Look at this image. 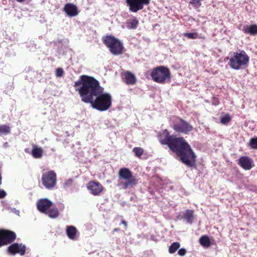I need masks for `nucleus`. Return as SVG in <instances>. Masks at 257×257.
Listing matches in <instances>:
<instances>
[{"mask_svg":"<svg viewBox=\"0 0 257 257\" xmlns=\"http://www.w3.org/2000/svg\"><path fill=\"white\" fill-rule=\"evenodd\" d=\"M186 253V250L184 248H180L178 251V254L180 256L185 255Z\"/></svg>","mask_w":257,"mask_h":257,"instance_id":"2f4dec72","label":"nucleus"},{"mask_svg":"<svg viewBox=\"0 0 257 257\" xmlns=\"http://www.w3.org/2000/svg\"><path fill=\"white\" fill-rule=\"evenodd\" d=\"M56 174L54 171H49L43 173L42 177V184L45 188L52 189L56 184Z\"/></svg>","mask_w":257,"mask_h":257,"instance_id":"6e6552de","label":"nucleus"},{"mask_svg":"<svg viewBox=\"0 0 257 257\" xmlns=\"http://www.w3.org/2000/svg\"><path fill=\"white\" fill-rule=\"evenodd\" d=\"M129 10L133 13H137L144 8L145 5H148L150 0H125Z\"/></svg>","mask_w":257,"mask_h":257,"instance_id":"1a4fd4ad","label":"nucleus"},{"mask_svg":"<svg viewBox=\"0 0 257 257\" xmlns=\"http://www.w3.org/2000/svg\"><path fill=\"white\" fill-rule=\"evenodd\" d=\"M12 211L13 212L15 213L16 214H18V215H19V213H20L19 210H16L15 208H14V209H12Z\"/></svg>","mask_w":257,"mask_h":257,"instance_id":"473e14b6","label":"nucleus"},{"mask_svg":"<svg viewBox=\"0 0 257 257\" xmlns=\"http://www.w3.org/2000/svg\"><path fill=\"white\" fill-rule=\"evenodd\" d=\"M73 183V180L71 179H67L66 180L64 184H63V187L64 188H67L68 187H70Z\"/></svg>","mask_w":257,"mask_h":257,"instance_id":"c756f323","label":"nucleus"},{"mask_svg":"<svg viewBox=\"0 0 257 257\" xmlns=\"http://www.w3.org/2000/svg\"><path fill=\"white\" fill-rule=\"evenodd\" d=\"M184 36L187 37L190 39H196L200 38L199 34L197 33H185L183 34Z\"/></svg>","mask_w":257,"mask_h":257,"instance_id":"393cba45","label":"nucleus"},{"mask_svg":"<svg viewBox=\"0 0 257 257\" xmlns=\"http://www.w3.org/2000/svg\"><path fill=\"white\" fill-rule=\"evenodd\" d=\"M180 244L178 242H173L169 247V252L170 253H174L180 247Z\"/></svg>","mask_w":257,"mask_h":257,"instance_id":"b1692460","label":"nucleus"},{"mask_svg":"<svg viewBox=\"0 0 257 257\" xmlns=\"http://www.w3.org/2000/svg\"><path fill=\"white\" fill-rule=\"evenodd\" d=\"M152 79L159 83H165L170 81L171 73L166 67L161 66L153 69L151 73Z\"/></svg>","mask_w":257,"mask_h":257,"instance_id":"423d86ee","label":"nucleus"},{"mask_svg":"<svg viewBox=\"0 0 257 257\" xmlns=\"http://www.w3.org/2000/svg\"><path fill=\"white\" fill-rule=\"evenodd\" d=\"M82 101L90 103L93 108L100 111L108 110L111 106V95L104 92V88L94 77L82 75L74 84Z\"/></svg>","mask_w":257,"mask_h":257,"instance_id":"f257e3e1","label":"nucleus"},{"mask_svg":"<svg viewBox=\"0 0 257 257\" xmlns=\"http://www.w3.org/2000/svg\"><path fill=\"white\" fill-rule=\"evenodd\" d=\"M231 120V118L228 114L222 116L220 119L221 123L226 124Z\"/></svg>","mask_w":257,"mask_h":257,"instance_id":"bb28decb","label":"nucleus"},{"mask_svg":"<svg viewBox=\"0 0 257 257\" xmlns=\"http://www.w3.org/2000/svg\"><path fill=\"white\" fill-rule=\"evenodd\" d=\"M8 250L12 254L19 253L23 255L25 254L26 247L22 243H14L9 246Z\"/></svg>","mask_w":257,"mask_h":257,"instance_id":"f8f14e48","label":"nucleus"},{"mask_svg":"<svg viewBox=\"0 0 257 257\" xmlns=\"http://www.w3.org/2000/svg\"><path fill=\"white\" fill-rule=\"evenodd\" d=\"M38 210L51 218H56L59 215L58 208L54 206L53 203L47 198L40 199L37 203Z\"/></svg>","mask_w":257,"mask_h":257,"instance_id":"20e7f679","label":"nucleus"},{"mask_svg":"<svg viewBox=\"0 0 257 257\" xmlns=\"http://www.w3.org/2000/svg\"><path fill=\"white\" fill-rule=\"evenodd\" d=\"M117 228H115V229H114V230H113V231H117Z\"/></svg>","mask_w":257,"mask_h":257,"instance_id":"f704fd0d","label":"nucleus"},{"mask_svg":"<svg viewBox=\"0 0 257 257\" xmlns=\"http://www.w3.org/2000/svg\"><path fill=\"white\" fill-rule=\"evenodd\" d=\"M174 129L177 132L188 134L192 131L193 127L187 121L181 119L179 122L175 124L173 126Z\"/></svg>","mask_w":257,"mask_h":257,"instance_id":"9b49d317","label":"nucleus"},{"mask_svg":"<svg viewBox=\"0 0 257 257\" xmlns=\"http://www.w3.org/2000/svg\"><path fill=\"white\" fill-rule=\"evenodd\" d=\"M43 149L41 147L34 146L32 150V154L34 158L36 159L41 158L43 155Z\"/></svg>","mask_w":257,"mask_h":257,"instance_id":"a211bd4d","label":"nucleus"},{"mask_svg":"<svg viewBox=\"0 0 257 257\" xmlns=\"http://www.w3.org/2000/svg\"><path fill=\"white\" fill-rule=\"evenodd\" d=\"M190 4L194 5L197 8L201 6L200 0H192L190 2Z\"/></svg>","mask_w":257,"mask_h":257,"instance_id":"7c9ffc66","label":"nucleus"},{"mask_svg":"<svg viewBox=\"0 0 257 257\" xmlns=\"http://www.w3.org/2000/svg\"><path fill=\"white\" fill-rule=\"evenodd\" d=\"M238 164L244 170H249L253 166L252 160L248 157H241L239 159Z\"/></svg>","mask_w":257,"mask_h":257,"instance_id":"4468645a","label":"nucleus"},{"mask_svg":"<svg viewBox=\"0 0 257 257\" xmlns=\"http://www.w3.org/2000/svg\"><path fill=\"white\" fill-rule=\"evenodd\" d=\"M249 59V57L243 50L233 52L229 58L228 65L234 70L242 69L247 66Z\"/></svg>","mask_w":257,"mask_h":257,"instance_id":"7ed1b4c3","label":"nucleus"},{"mask_svg":"<svg viewBox=\"0 0 257 257\" xmlns=\"http://www.w3.org/2000/svg\"><path fill=\"white\" fill-rule=\"evenodd\" d=\"M139 24L138 20L135 17L127 21L126 27L128 29H136Z\"/></svg>","mask_w":257,"mask_h":257,"instance_id":"aec40b11","label":"nucleus"},{"mask_svg":"<svg viewBox=\"0 0 257 257\" xmlns=\"http://www.w3.org/2000/svg\"><path fill=\"white\" fill-rule=\"evenodd\" d=\"M133 151L136 154V155L138 157L141 156L144 152L143 149L139 147L134 148L133 150Z\"/></svg>","mask_w":257,"mask_h":257,"instance_id":"cd10ccee","label":"nucleus"},{"mask_svg":"<svg viewBox=\"0 0 257 257\" xmlns=\"http://www.w3.org/2000/svg\"><path fill=\"white\" fill-rule=\"evenodd\" d=\"M67 235L70 239H75L76 238L77 229L73 226L67 227Z\"/></svg>","mask_w":257,"mask_h":257,"instance_id":"6ab92c4d","label":"nucleus"},{"mask_svg":"<svg viewBox=\"0 0 257 257\" xmlns=\"http://www.w3.org/2000/svg\"><path fill=\"white\" fill-rule=\"evenodd\" d=\"M103 42L109 48L110 52L118 55L122 53L123 45L122 43L114 37L110 35L103 38Z\"/></svg>","mask_w":257,"mask_h":257,"instance_id":"0eeeda50","label":"nucleus"},{"mask_svg":"<svg viewBox=\"0 0 257 257\" xmlns=\"http://www.w3.org/2000/svg\"><path fill=\"white\" fill-rule=\"evenodd\" d=\"M242 31L246 34H249L252 35H255L257 34V25L245 26L243 27Z\"/></svg>","mask_w":257,"mask_h":257,"instance_id":"dca6fc26","label":"nucleus"},{"mask_svg":"<svg viewBox=\"0 0 257 257\" xmlns=\"http://www.w3.org/2000/svg\"><path fill=\"white\" fill-rule=\"evenodd\" d=\"M121 223L123 224H124L125 226H126V222L125 221H124V220L122 221Z\"/></svg>","mask_w":257,"mask_h":257,"instance_id":"72a5a7b5","label":"nucleus"},{"mask_svg":"<svg viewBox=\"0 0 257 257\" xmlns=\"http://www.w3.org/2000/svg\"><path fill=\"white\" fill-rule=\"evenodd\" d=\"M193 211L191 210H187L184 213L183 218L189 224H191L193 222L194 215Z\"/></svg>","mask_w":257,"mask_h":257,"instance_id":"412c9836","label":"nucleus"},{"mask_svg":"<svg viewBox=\"0 0 257 257\" xmlns=\"http://www.w3.org/2000/svg\"><path fill=\"white\" fill-rule=\"evenodd\" d=\"M200 243L202 245L205 247H208L210 245V240L208 237L206 235L201 237L200 238Z\"/></svg>","mask_w":257,"mask_h":257,"instance_id":"4be33fe9","label":"nucleus"},{"mask_svg":"<svg viewBox=\"0 0 257 257\" xmlns=\"http://www.w3.org/2000/svg\"><path fill=\"white\" fill-rule=\"evenodd\" d=\"M125 82L127 84H134L136 83V78L135 76L130 72L127 71L124 74Z\"/></svg>","mask_w":257,"mask_h":257,"instance_id":"f3484780","label":"nucleus"},{"mask_svg":"<svg viewBox=\"0 0 257 257\" xmlns=\"http://www.w3.org/2000/svg\"><path fill=\"white\" fill-rule=\"evenodd\" d=\"M87 188L93 195H99L104 189L100 183L94 181L90 182Z\"/></svg>","mask_w":257,"mask_h":257,"instance_id":"ddd939ff","label":"nucleus"},{"mask_svg":"<svg viewBox=\"0 0 257 257\" xmlns=\"http://www.w3.org/2000/svg\"><path fill=\"white\" fill-rule=\"evenodd\" d=\"M160 142L167 145L169 148L180 156L183 163L188 166H192L195 162V155L190 146L183 138H175L170 136L167 130L159 135Z\"/></svg>","mask_w":257,"mask_h":257,"instance_id":"f03ea898","label":"nucleus"},{"mask_svg":"<svg viewBox=\"0 0 257 257\" xmlns=\"http://www.w3.org/2000/svg\"><path fill=\"white\" fill-rule=\"evenodd\" d=\"M118 176L119 178L117 181V185L120 189H126L137 183V180L133 176L132 172L127 168L120 169Z\"/></svg>","mask_w":257,"mask_h":257,"instance_id":"39448f33","label":"nucleus"},{"mask_svg":"<svg viewBox=\"0 0 257 257\" xmlns=\"http://www.w3.org/2000/svg\"><path fill=\"white\" fill-rule=\"evenodd\" d=\"M64 11L69 17H75L78 15L77 7L72 4H67L64 8Z\"/></svg>","mask_w":257,"mask_h":257,"instance_id":"2eb2a0df","label":"nucleus"},{"mask_svg":"<svg viewBox=\"0 0 257 257\" xmlns=\"http://www.w3.org/2000/svg\"><path fill=\"white\" fill-rule=\"evenodd\" d=\"M11 128L9 126L4 124L0 125V136L10 133Z\"/></svg>","mask_w":257,"mask_h":257,"instance_id":"5701e85b","label":"nucleus"},{"mask_svg":"<svg viewBox=\"0 0 257 257\" xmlns=\"http://www.w3.org/2000/svg\"><path fill=\"white\" fill-rule=\"evenodd\" d=\"M249 146L251 149H257V137L251 138L250 140Z\"/></svg>","mask_w":257,"mask_h":257,"instance_id":"a878e982","label":"nucleus"},{"mask_svg":"<svg viewBox=\"0 0 257 257\" xmlns=\"http://www.w3.org/2000/svg\"><path fill=\"white\" fill-rule=\"evenodd\" d=\"M64 74L63 70L61 68H58L56 70V75L58 77H60L63 76Z\"/></svg>","mask_w":257,"mask_h":257,"instance_id":"c85d7f7f","label":"nucleus"},{"mask_svg":"<svg viewBox=\"0 0 257 257\" xmlns=\"http://www.w3.org/2000/svg\"><path fill=\"white\" fill-rule=\"evenodd\" d=\"M16 238L14 232L2 230H0V246L14 241Z\"/></svg>","mask_w":257,"mask_h":257,"instance_id":"9d476101","label":"nucleus"}]
</instances>
